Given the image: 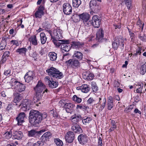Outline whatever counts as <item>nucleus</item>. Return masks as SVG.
Returning <instances> with one entry per match:
<instances>
[{
    "instance_id": "f257e3e1",
    "label": "nucleus",
    "mask_w": 146,
    "mask_h": 146,
    "mask_svg": "<svg viewBox=\"0 0 146 146\" xmlns=\"http://www.w3.org/2000/svg\"><path fill=\"white\" fill-rule=\"evenodd\" d=\"M47 116L46 114H42L38 111L31 110L29 113V121L32 125L38 126L42 120Z\"/></svg>"
},
{
    "instance_id": "f03ea898",
    "label": "nucleus",
    "mask_w": 146,
    "mask_h": 146,
    "mask_svg": "<svg viewBox=\"0 0 146 146\" xmlns=\"http://www.w3.org/2000/svg\"><path fill=\"white\" fill-rule=\"evenodd\" d=\"M46 72L51 77V78L60 79L63 77L62 73L57 69L51 67L46 70Z\"/></svg>"
},
{
    "instance_id": "7ed1b4c3",
    "label": "nucleus",
    "mask_w": 146,
    "mask_h": 146,
    "mask_svg": "<svg viewBox=\"0 0 146 146\" xmlns=\"http://www.w3.org/2000/svg\"><path fill=\"white\" fill-rule=\"evenodd\" d=\"M61 32V31L59 29H54L53 32V35L50 30L48 31V33L51 36V38L53 39L52 41L54 44H55L56 41L57 40L60 41L59 39L62 37Z\"/></svg>"
},
{
    "instance_id": "20e7f679",
    "label": "nucleus",
    "mask_w": 146,
    "mask_h": 146,
    "mask_svg": "<svg viewBox=\"0 0 146 146\" xmlns=\"http://www.w3.org/2000/svg\"><path fill=\"white\" fill-rule=\"evenodd\" d=\"M11 82L12 84L15 86V88L18 92H21L25 90L26 88L25 86L18 82L15 79L12 78L11 80Z\"/></svg>"
},
{
    "instance_id": "39448f33",
    "label": "nucleus",
    "mask_w": 146,
    "mask_h": 146,
    "mask_svg": "<svg viewBox=\"0 0 146 146\" xmlns=\"http://www.w3.org/2000/svg\"><path fill=\"white\" fill-rule=\"evenodd\" d=\"M122 2L125 5L127 8V10L125 9L122 13V15L125 17L127 14L129 13V10L132 8V0H122Z\"/></svg>"
},
{
    "instance_id": "423d86ee",
    "label": "nucleus",
    "mask_w": 146,
    "mask_h": 146,
    "mask_svg": "<svg viewBox=\"0 0 146 146\" xmlns=\"http://www.w3.org/2000/svg\"><path fill=\"white\" fill-rule=\"evenodd\" d=\"M31 105V102L28 100L25 99L22 101L21 103H19L18 106L20 108L21 110L23 111H26L29 109Z\"/></svg>"
},
{
    "instance_id": "0eeeda50",
    "label": "nucleus",
    "mask_w": 146,
    "mask_h": 146,
    "mask_svg": "<svg viewBox=\"0 0 146 146\" xmlns=\"http://www.w3.org/2000/svg\"><path fill=\"white\" fill-rule=\"evenodd\" d=\"M34 90L35 92H42V94H43L45 92H47L48 90L47 89H46V86L41 82L39 81L35 86L34 88Z\"/></svg>"
},
{
    "instance_id": "6e6552de",
    "label": "nucleus",
    "mask_w": 146,
    "mask_h": 146,
    "mask_svg": "<svg viewBox=\"0 0 146 146\" xmlns=\"http://www.w3.org/2000/svg\"><path fill=\"white\" fill-rule=\"evenodd\" d=\"M44 80L46 84L51 88H55L57 87L58 85V82L53 80L52 78H51V80L50 78L48 76L46 77Z\"/></svg>"
},
{
    "instance_id": "1a4fd4ad",
    "label": "nucleus",
    "mask_w": 146,
    "mask_h": 146,
    "mask_svg": "<svg viewBox=\"0 0 146 146\" xmlns=\"http://www.w3.org/2000/svg\"><path fill=\"white\" fill-rule=\"evenodd\" d=\"M67 65H70L74 68H78L80 66V62L77 60L70 59L65 62Z\"/></svg>"
},
{
    "instance_id": "9d476101",
    "label": "nucleus",
    "mask_w": 146,
    "mask_h": 146,
    "mask_svg": "<svg viewBox=\"0 0 146 146\" xmlns=\"http://www.w3.org/2000/svg\"><path fill=\"white\" fill-rule=\"evenodd\" d=\"M63 11L64 14L66 15L70 14L72 11L71 6L68 3H64L62 7Z\"/></svg>"
},
{
    "instance_id": "9b49d317",
    "label": "nucleus",
    "mask_w": 146,
    "mask_h": 146,
    "mask_svg": "<svg viewBox=\"0 0 146 146\" xmlns=\"http://www.w3.org/2000/svg\"><path fill=\"white\" fill-rule=\"evenodd\" d=\"M92 25L94 27L98 28L100 26L101 23L99 17L97 15L93 16L92 20Z\"/></svg>"
},
{
    "instance_id": "f8f14e48",
    "label": "nucleus",
    "mask_w": 146,
    "mask_h": 146,
    "mask_svg": "<svg viewBox=\"0 0 146 146\" xmlns=\"http://www.w3.org/2000/svg\"><path fill=\"white\" fill-rule=\"evenodd\" d=\"M99 102L97 104H95L94 106H96L97 108L99 109V110H102L106 106V98H104L102 101V99L100 98H98Z\"/></svg>"
},
{
    "instance_id": "ddd939ff",
    "label": "nucleus",
    "mask_w": 146,
    "mask_h": 146,
    "mask_svg": "<svg viewBox=\"0 0 146 146\" xmlns=\"http://www.w3.org/2000/svg\"><path fill=\"white\" fill-rule=\"evenodd\" d=\"M44 6L40 5L35 12V15L36 18H41L44 15Z\"/></svg>"
},
{
    "instance_id": "4468645a",
    "label": "nucleus",
    "mask_w": 146,
    "mask_h": 146,
    "mask_svg": "<svg viewBox=\"0 0 146 146\" xmlns=\"http://www.w3.org/2000/svg\"><path fill=\"white\" fill-rule=\"evenodd\" d=\"M75 138V135L74 133L71 131H68L66 134L65 139L66 142L69 143L73 142Z\"/></svg>"
},
{
    "instance_id": "2eb2a0df",
    "label": "nucleus",
    "mask_w": 146,
    "mask_h": 146,
    "mask_svg": "<svg viewBox=\"0 0 146 146\" xmlns=\"http://www.w3.org/2000/svg\"><path fill=\"white\" fill-rule=\"evenodd\" d=\"M60 41L62 42L61 43V48L62 49L66 52L69 51L70 49V46L68 44L69 41L62 40Z\"/></svg>"
},
{
    "instance_id": "dca6fc26",
    "label": "nucleus",
    "mask_w": 146,
    "mask_h": 146,
    "mask_svg": "<svg viewBox=\"0 0 146 146\" xmlns=\"http://www.w3.org/2000/svg\"><path fill=\"white\" fill-rule=\"evenodd\" d=\"M34 76L33 72L29 71L24 76L25 82L29 83L32 82Z\"/></svg>"
},
{
    "instance_id": "f3484780",
    "label": "nucleus",
    "mask_w": 146,
    "mask_h": 146,
    "mask_svg": "<svg viewBox=\"0 0 146 146\" xmlns=\"http://www.w3.org/2000/svg\"><path fill=\"white\" fill-rule=\"evenodd\" d=\"M97 1L95 0L90 1V7L92 11L97 12L99 9V7L97 4Z\"/></svg>"
},
{
    "instance_id": "a211bd4d",
    "label": "nucleus",
    "mask_w": 146,
    "mask_h": 146,
    "mask_svg": "<svg viewBox=\"0 0 146 146\" xmlns=\"http://www.w3.org/2000/svg\"><path fill=\"white\" fill-rule=\"evenodd\" d=\"M83 78L88 80H92L94 77V74L90 71H87L84 72L83 73Z\"/></svg>"
},
{
    "instance_id": "6ab92c4d",
    "label": "nucleus",
    "mask_w": 146,
    "mask_h": 146,
    "mask_svg": "<svg viewBox=\"0 0 146 146\" xmlns=\"http://www.w3.org/2000/svg\"><path fill=\"white\" fill-rule=\"evenodd\" d=\"M104 35V31L102 29H100L97 31L96 34V39L99 42H102Z\"/></svg>"
},
{
    "instance_id": "aec40b11",
    "label": "nucleus",
    "mask_w": 146,
    "mask_h": 146,
    "mask_svg": "<svg viewBox=\"0 0 146 146\" xmlns=\"http://www.w3.org/2000/svg\"><path fill=\"white\" fill-rule=\"evenodd\" d=\"M25 116V114L24 112H21L19 114L18 116L16 118V119L17 121V124L18 125H22L23 123L24 122V119Z\"/></svg>"
},
{
    "instance_id": "412c9836",
    "label": "nucleus",
    "mask_w": 146,
    "mask_h": 146,
    "mask_svg": "<svg viewBox=\"0 0 146 146\" xmlns=\"http://www.w3.org/2000/svg\"><path fill=\"white\" fill-rule=\"evenodd\" d=\"M30 44L34 46H37L39 43V42L38 41L36 36L33 35L31 36L29 39Z\"/></svg>"
},
{
    "instance_id": "4be33fe9",
    "label": "nucleus",
    "mask_w": 146,
    "mask_h": 146,
    "mask_svg": "<svg viewBox=\"0 0 146 146\" xmlns=\"http://www.w3.org/2000/svg\"><path fill=\"white\" fill-rule=\"evenodd\" d=\"M52 134L49 131H47L40 138V139L44 142L46 141H49V139L52 137Z\"/></svg>"
},
{
    "instance_id": "5701e85b",
    "label": "nucleus",
    "mask_w": 146,
    "mask_h": 146,
    "mask_svg": "<svg viewBox=\"0 0 146 146\" xmlns=\"http://www.w3.org/2000/svg\"><path fill=\"white\" fill-rule=\"evenodd\" d=\"M72 124H77L82 119V117L80 115L75 114L71 117Z\"/></svg>"
},
{
    "instance_id": "b1692460",
    "label": "nucleus",
    "mask_w": 146,
    "mask_h": 146,
    "mask_svg": "<svg viewBox=\"0 0 146 146\" xmlns=\"http://www.w3.org/2000/svg\"><path fill=\"white\" fill-rule=\"evenodd\" d=\"M71 129L74 132L80 133L82 132V130L80 126L77 124H72Z\"/></svg>"
},
{
    "instance_id": "393cba45",
    "label": "nucleus",
    "mask_w": 146,
    "mask_h": 146,
    "mask_svg": "<svg viewBox=\"0 0 146 146\" xmlns=\"http://www.w3.org/2000/svg\"><path fill=\"white\" fill-rule=\"evenodd\" d=\"M90 89L89 86L86 84H84L81 86H79L76 88L77 90H81L82 92L85 93L88 92L89 91Z\"/></svg>"
},
{
    "instance_id": "a878e982",
    "label": "nucleus",
    "mask_w": 146,
    "mask_h": 146,
    "mask_svg": "<svg viewBox=\"0 0 146 146\" xmlns=\"http://www.w3.org/2000/svg\"><path fill=\"white\" fill-rule=\"evenodd\" d=\"M66 108V110L67 113H72L73 111V108L75 105L71 103L65 104L64 105Z\"/></svg>"
},
{
    "instance_id": "bb28decb",
    "label": "nucleus",
    "mask_w": 146,
    "mask_h": 146,
    "mask_svg": "<svg viewBox=\"0 0 146 146\" xmlns=\"http://www.w3.org/2000/svg\"><path fill=\"white\" fill-rule=\"evenodd\" d=\"M13 135L15 139L20 140L23 137V133L21 131L14 130L13 131Z\"/></svg>"
},
{
    "instance_id": "cd10ccee",
    "label": "nucleus",
    "mask_w": 146,
    "mask_h": 146,
    "mask_svg": "<svg viewBox=\"0 0 146 146\" xmlns=\"http://www.w3.org/2000/svg\"><path fill=\"white\" fill-rule=\"evenodd\" d=\"M80 19L83 21V23L89 19L90 18V15L87 13H83L79 15Z\"/></svg>"
},
{
    "instance_id": "c85d7f7f",
    "label": "nucleus",
    "mask_w": 146,
    "mask_h": 146,
    "mask_svg": "<svg viewBox=\"0 0 146 146\" xmlns=\"http://www.w3.org/2000/svg\"><path fill=\"white\" fill-rule=\"evenodd\" d=\"M36 92V94L33 98V101L35 103H36L38 101H40L42 96L41 93L42 92Z\"/></svg>"
},
{
    "instance_id": "c756f323",
    "label": "nucleus",
    "mask_w": 146,
    "mask_h": 146,
    "mask_svg": "<svg viewBox=\"0 0 146 146\" xmlns=\"http://www.w3.org/2000/svg\"><path fill=\"white\" fill-rule=\"evenodd\" d=\"M28 136L30 137L38 138L37 131L33 129L28 131Z\"/></svg>"
},
{
    "instance_id": "7c9ffc66",
    "label": "nucleus",
    "mask_w": 146,
    "mask_h": 146,
    "mask_svg": "<svg viewBox=\"0 0 146 146\" xmlns=\"http://www.w3.org/2000/svg\"><path fill=\"white\" fill-rule=\"evenodd\" d=\"M27 51V49L25 48H19L17 49L16 52H18L21 55L23 56L26 55V52Z\"/></svg>"
},
{
    "instance_id": "2f4dec72",
    "label": "nucleus",
    "mask_w": 146,
    "mask_h": 146,
    "mask_svg": "<svg viewBox=\"0 0 146 146\" xmlns=\"http://www.w3.org/2000/svg\"><path fill=\"white\" fill-rule=\"evenodd\" d=\"M15 95L16 96L13 102L16 103L15 105L18 107V105L19 104L18 103H19L22 99V98L20 96L19 94L18 93H16Z\"/></svg>"
},
{
    "instance_id": "473e14b6",
    "label": "nucleus",
    "mask_w": 146,
    "mask_h": 146,
    "mask_svg": "<svg viewBox=\"0 0 146 146\" xmlns=\"http://www.w3.org/2000/svg\"><path fill=\"white\" fill-rule=\"evenodd\" d=\"M115 41L117 42L118 43H119L120 46L123 47L124 46L123 43L124 42V40L123 37L121 36H119L115 38Z\"/></svg>"
},
{
    "instance_id": "72a5a7b5",
    "label": "nucleus",
    "mask_w": 146,
    "mask_h": 146,
    "mask_svg": "<svg viewBox=\"0 0 146 146\" xmlns=\"http://www.w3.org/2000/svg\"><path fill=\"white\" fill-rule=\"evenodd\" d=\"M73 56L76 57L79 60H81L83 58V54L80 52L75 51Z\"/></svg>"
},
{
    "instance_id": "f704fd0d",
    "label": "nucleus",
    "mask_w": 146,
    "mask_h": 146,
    "mask_svg": "<svg viewBox=\"0 0 146 146\" xmlns=\"http://www.w3.org/2000/svg\"><path fill=\"white\" fill-rule=\"evenodd\" d=\"M7 38L3 39L2 41L0 44V50H2L5 49L7 45Z\"/></svg>"
},
{
    "instance_id": "c9c22d12",
    "label": "nucleus",
    "mask_w": 146,
    "mask_h": 146,
    "mask_svg": "<svg viewBox=\"0 0 146 146\" xmlns=\"http://www.w3.org/2000/svg\"><path fill=\"white\" fill-rule=\"evenodd\" d=\"M78 140L80 143H84L86 140V137L83 134L80 135L78 137Z\"/></svg>"
},
{
    "instance_id": "e433bc0d",
    "label": "nucleus",
    "mask_w": 146,
    "mask_h": 146,
    "mask_svg": "<svg viewBox=\"0 0 146 146\" xmlns=\"http://www.w3.org/2000/svg\"><path fill=\"white\" fill-rule=\"evenodd\" d=\"M40 36L41 43L42 44H44L46 41L47 38L45 35L44 33L42 32L40 33Z\"/></svg>"
},
{
    "instance_id": "4c0bfd02",
    "label": "nucleus",
    "mask_w": 146,
    "mask_h": 146,
    "mask_svg": "<svg viewBox=\"0 0 146 146\" xmlns=\"http://www.w3.org/2000/svg\"><path fill=\"white\" fill-rule=\"evenodd\" d=\"M137 27L139 29V31H142L144 23H142L140 19H139L137 22Z\"/></svg>"
},
{
    "instance_id": "58836bf2",
    "label": "nucleus",
    "mask_w": 146,
    "mask_h": 146,
    "mask_svg": "<svg viewBox=\"0 0 146 146\" xmlns=\"http://www.w3.org/2000/svg\"><path fill=\"white\" fill-rule=\"evenodd\" d=\"M48 55L50 60L54 61L56 60L57 58V54L55 52H50Z\"/></svg>"
},
{
    "instance_id": "ea45409f",
    "label": "nucleus",
    "mask_w": 146,
    "mask_h": 146,
    "mask_svg": "<svg viewBox=\"0 0 146 146\" xmlns=\"http://www.w3.org/2000/svg\"><path fill=\"white\" fill-rule=\"evenodd\" d=\"M81 46V44L79 42H73L71 44V47L73 48L77 49Z\"/></svg>"
},
{
    "instance_id": "a19ab883",
    "label": "nucleus",
    "mask_w": 146,
    "mask_h": 146,
    "mask_svg": "<svg viewBox=\"0 0 146 146\" xmlns=\"http://www.w3.org/2000/svg\"><path fill=\"white\" fill-rule=\"evenodd\" d=\"M73 6L75 7H78L81 4L80 0H72Z\"/></svg>"
},
{
    "instance_id": "79ce46f5",
    "label": "nucleus",
    "mask_w": 146,
    "mask_h": 146,
    "mask_svg": "<svg viewBox=\"0 0 146 146\" xmlns=\"http://www.w3.org/2000/svg\"><path fill=\"white\" fill-rule=\"evenodd\" d=\"M139 86H140V87L138 88L136 90V92L137 93L141 94L142 93H144L146 91V88L145 89V91H142V90L143 86V84H138Z\"/></svg>"
},
{
    "instance_id": "37998d69",
    "label": "nucleus",
    "mask_w": 146,
    "mask_h": 146,
    "mask_svg": "<svg viewBox=\"0 0 146 146\" xmlns=\"http://www.w3.org/2000/svg\"><path fill=\"white\" fill-rule=\"evenodd\" d=\"M146 72V65L144 64L141 67L140 69V72L141 74L144 75Z\"/></svg>"
},
{
    "instance_id": "c03bdc74",
    "label": "nucleus",
    "mask_w": 146,
    "mask_h": 146,
    "mask_svg": "<svg viewBox=\"0 0 146 146\" xmlns=\"http://www.w3.org/2000/svg\"><path fill=\"white\" fill-rule=\"evenodd\" d=\"M54 142L58 146H62L63 145L62 141L59 138L54 139Z\"/></svg>"
},
{
    "instance_id": "a18cd8bd",
    "label": "nucleus",
    "mask_w": 146,
    "mask_h": 146,
    "mask_svg": "<svg viewBox=\"0 0 146 146\" xmlns=\"http://www.w3.org/2000/svg\"><path fill=\"white\" fill-rule=\"evenodd\" d=\"M91 85L92 89L94 92H96L98 90V88L95 82H92Z\"/></svg>"
},
{
    "instance_id": "49530a36",
    "label": "nucleus",
    "mask_w": 146,
    "mask_h": 146,
    "mask_svg": "<svg viewBox=\"0 0 146 146\" xmlns=\"http://www.w3.org/2000/svg\"><path fill=\"white\" fill-rule=\"evenodd\" d=\"M72 98L73 101L78 103H80L82 100L81 98H79L76 95H74L73 96Z\"/></svg>"
},
{
    "instance_id": "de8ad7c7",
    "label": "nucleus",
    "mask_w": 146,
    "mask_h": 146,
    "mask_svg": "<svg viewBox=\"0 0 146 146\" xmlns=\"http://www.w3.org/2000/svg\"><path fill=\"white\" fill-rule=\"evenodd\" d=\"M13 106L12 104H9L7 106L6 108V110L8 111L9 113H11L12 112L13 110Z\"/></svg>"
},
{
    "instance_id": "09e8293b",
    "label": "nucleus",
    "mask_w": 146,
    "mask_h": 146,
    "mask_svg": "<svg viewBox=\"0 0 146 146\" xmlns=\"http://www.w3.org/2000/svg\"><path fill=\"white\" fill-rule=\"evenodd\" d=\"M44 142L43 141H38L33 144V146H44Z\"/></svg>"
},
{
    "instance_id": "8fccbe9b",
    "label": "nucleus",
    "mask_w": 146,
    "mask_h": 146,
    "mask_svg": "<svg viewBox=\"0 0 146 146\" xmlns=\"http://www.w3.org/2000/svg\"><path fill=\"white\" fill-rule=\"evenodd\" d=\"M113 48L115 49H117L119 46H120L119 43H118L117 42L115 41V38L113 41L112 44Z\"/></svg>"
},
{
    "instance_id": "3c124183",
    "label": "nucleus",
    "mask_w": 146,
    "mask_h": 146,
    "mask_svg": "<svg viewBox=\"0 0 146 146\" xmlns=\"http://www.w3.org/2000/svg\"><path fill=\"white\" fill-rule=\"evenodd\" d=\"M141 48L140 47H139L137 49H136L135 51L133 52V55L137 56L138 55H139L141 54Z\"/></svg>"
},
{
    "instance_id": "603ef678",
    "label": "nucleus",
    "mask_w": 146,
    "mask_h": 146,
    "mask_svg": "<svg viewBox=\"0 0 146 146\" xmlns=\"http://www.w3.org/2000/svg\"><path fill=\"white\" fill-rule=\"evenodd\" d=\"M92 119L90 117H87L86 119L82 120V122L84 124H86L87 123H88L90 121H91Z\"/></svg>"
},
{
    "instance_id": "864d4df0",
    "label": "nucleus",
    "mask_w": 146,
    "mask_h": 146,
    "mask_svg": "<svg viewBox=\"0 0 146 146\" xmlns=\"http://www.w3.org/2000/svg\"><path fill=\"white\" fill-rule=\"evenodd\" d=\"M89 19H88L87 21H85L84 22V23L85 26L87 27H89L92 25V21H90Z\"/></svg>"
},
{
    "instance_id": "5fc2aeb1",
    "label": "nucleus",
    "mask_w": 146,
    "mask_h": 146,
    "mask_svg": "<svg viewBox=\"0 0 146 146\" xmlns=\"http://www.w3.org/2000/svg\"><path fill=\"white\" fill-rule=\"evenodd\" d=\"M47 131V129L46 128L42 129L39 131H37L38 135V138L40 137L43 133Z\"/></svg>"
},
{
    "instance_id": "6e6d98bb",
    "label": "nucleus",
    "mask_w": 146,
    "mask_h": 146,
    "mask_svg": "<svg viewBox=\"0 0 146 146\" xmlns=\"http://www.w3.org/2000/svg\"><path fill=\"white\" fill-rule=\"evenodd\" d=\"M5 137L7 139H9L11 138L12 135L11 131H7L5 133Z\"/></svg>"
},
{
    "instance_id": "4d7b16f0",
    "label": "nucleus",
    "mask_w": 146,
    "mask_h": 146,
    "mask_svg": "<svg viewBox=\"0 0 146 146\" xmlns=\"http://www.w3.org/2000/svg\"><path fill=\"white\" fill-rule=\"evenodd\" d=\"M70 56V54L68 53L66 54H63V60H66V61H67L66 60L69 58Z\"/></svg>"
},
{
    "instance_id": "13d9d810",
    "label": "nucleus",
    "mask_w": 146,
    "mask_h": 146,
    "mask_svg": "<svg viewBox=\"0 0 146 146\" xmlns=\"http://www.w3.org/2000/svg\"><path fill=\"white\" fill-rule=\"evenodd\" d=\"M113 103H107V108L108 110H111L113 107Z\"/></svg>"
},
{
    "instance_id": "bf43d9fd",
    "label": "nucleus",
    "mask_w": 146,
    "mask_h": 146,
    "mask_svg": "<svg viewBox=\"0 0 146 146\" xmlns=\"http://www.w3.org/2000/svg\"><path fill=\"white\" fill-rule=\"evenodd\" d=\"M37 54L36 52L35 51H34L32 54H30V56L34 58L35 60L37 59Z\"/></svg>"
},
{
    "instance_id": "052dcab7",
    "label": "nucleus",
    "mask_w": 146,
    "mask_h": 146,
    "mask_svg": "<svg viewBox=\"0 0 146 146\" xmlns=\"http://www.w3.org/2000/svg\"><path fill=\"white\" fill-rule=\"evenodd\" d=\"M10 42L13 45H15L17 46H18L19 45L18 41L16 40H12L10 41Z\"/></svg>"
},
{
    "instance_id": "680f3d73",
    "label": "nucleus",
    "mask_w": 146,
    "mask_h": 146,
    "mask_svg": "<svg viewBox=\"0 0 146 146\" xmlns=\"http://www.w3.org/2000/svg\"><path fill=\"white\" fill-rule=\"evenodd\" d=\"M94 100L92 98H90L87 101V103L88 104H91L94 102Z\"/></svg>"
},
{
    "instance_id": "e2e57ef3",
    "label": "nucleus",
    "mask_w": 146,
    "mask_h": 146,
    "mask_svg": "<svg viewBox=\"0 0 146 146\" xmlns=\"http://www.w3.org/2000/svg\"><path fill=\"white\" fill-rule=\"evenodd\" d=\"M10 55V52L9 51H5L3 55V57L7 58Z\"/></svg>"
},
{
    "instance_id": "0e129e2a",
    "label": "nucleus",
    "mask_w": 146,
    "mask_h": 146,
    "mask_svg": "<svg viewBox=\"0 0 146 146\" xmlns=\"http://www.w3.org/2000/svg\"><path fill=\"white\" fill-rule=\"evenodd\" d=\"M107 103H113V98L112 96H110L108 97L107 100Z\"/></svg>"
},
{
    "instance_id": "69168bd1",
    "label": "nucleus",
    "mask_w": 146,
    "mask_h": 146,
    "mask_svg": "<svg viewBox=\"0 0 146 146\" xmlns=\"http://www.w3.org/2000/svg\"><path fill=\"white\" fill-rule=\"evenodd\" d=\"M145 35H142L141 34H139V38L142 41H145Z\"/></svg>"
},
{
    "instance_id": "338daca9",
    "label": "nucleus",
    "mask_w": 146,
    "mask_h": 146,
    "mask_svg": "<svg viewBox=\"0 0 146 146\" xmlns=\"http://www.w3.org/2000/svg\"><path fill=\"white\" fill-rule=\"evenodd\" d=\"M97 146H102V138L100 137L98 138Z\"/></svg>"
},
{
    "instance_id": "774afa93",
    "label": "nucleus",
    "mask_w": 146,
    "mask_h": 146,
    "mask_svg": "<svg viewBox=\"0 0 146 146\" xmlns=\"http://www.w3.org/2000/svg\"><path fill=\"white\" fill-rule=\"evenodd\" d=\"M11 70H8L5 71L4 73V74L6 76H8L10 74Z\"/></svg>"
}]
</instances>
